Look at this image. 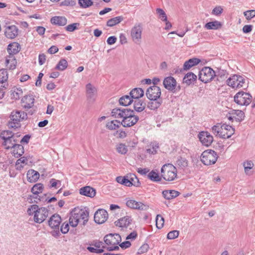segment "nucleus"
<instances>
[{"label": "nucleus", "instance_id": "f257e3e1", "mask_svg": "<svg viewBox=\"0 0 255 255\" xmlns=\"http://www.w3.org/2000/svg\"><path fill=\"white\" fill-rule=\"evenodd\" d=\"M112 115L115 118H123L121 124L124 127H130L139 120L138 117L134 115L133 110L127 108H115L112 111Z\"/></svg>", "mask_w": 255, "mask_h": 255}, {"label": "nucleus", "instance_id": "f03ea898", "mask_svg": "<svg viewBox=\"0 0 255 255\" xmlns=\"http://www.w3.org/2000/svg\"><path fill=\"white\" fill-rule=\"evenodd\" d=\"M29 216H33V221L37 224L43 223L49 215V210L45 207H39L36 204L29 206L27 210Z\"/></svg>", "mask_w": 255, "mask_h": 255}, {"label": "nucleus", "instance_id": "7ed1b4c3", "mask_svg": "<svg viewBox=\"0 0 255 255\" xmlns=\"http://www.w3.org/2000/svg\"><path fill=\"white\" fill-rule=\"evenodd\" d=\"M89 212L84 209L75 208L71 212L69 218V224L73 227H76L80 222H82L83 225H85L88 221Z\"/></svg>", "mask_w": 255, "mask_h": 255}, {"label": "nucleus", "instance_id": "20e7f679", "mask_svg": "<svg viewBox=\"0 0 255 255\" xmlns=\"http://www.w3.org/2000/svg\"><path fill=\"white\" fill-rule=\"evenodd\" d=\"M212 129L213 133L216 136L222 138H229L235 132V129L232 126L225 124H217Z\"/></svg>", "mask_w": 255, "mask_h": 255}, {"label": "nucleus", "instance_id": "39448f33", "mask_svg": "<svg viewBox=\"0 0 255 255\" xmlns=\"http://www.w3.org/2000/svg\"><path fill=\"white\" fill-rule=\"evenodd\" d=\"M104 240L106 249L109 251H113L119 249L118 245L122 241V238L118 234H109L104 237Z\"/></svg>", "mask_w": 255, "mask_h": 255}, {"label": "nucleus", "instance_id": "423d86ee", "mask_svg": "<svg viewBox=\"0 0 255 255\" xmlns=\"http://www.w3.org/2000/svg\"><path fill=\"white\" fill-rule=\"evenodd\" d=\"M27 115L26 113L21 111H13L10 116V121L8 122V126L11 128H17L20 127V122L26 120Z\"/></svg>", "mask_w": 255, "mask_h": 255}, {"label": "nucleus", "instance_id": "0eeeda50", "mask_svg": "<svg viewBox=\"0 0 255 255\" xmlns=\"http://www.w3.org/2000/svg\"><path fill=\"white\" fill-rule=\"evenodd\" d=\"M177 169L172 164H165L161 169V176L166 181H172L177 178Z\"/></svg>", "mask_w": 255, "mask_h": 255}, {"label": "nucleus", "instance_id": "6e6552de", "mask_svg": "<svg viewBox=\"0 0 255 255\" xmlns=\"http://www.w3.org/2000/svg\"><path fill=\"white\" fill-rule=\"evenodd\" d=\"M218 156L217 153L211 149H208L202 153L200 158L201 162L206 165H210L216 163Z\"/></svg>", "mask_w": 255, "mask_h": 255}, {"label": "nucleus", "instance_id": "1a4fd4ad", "mask_svg": "<svg viewBox=\"0 0 255 255\" xmlns=\"http://www.w3.org/2000/svg\"><path fill=\"white\" fill-rule=\"evenodd\" d=\"M227 84L234 89H240L246 86V80L242 76L233 75L226 81Z\"/></svg>", "mask_w": 255, "mask_h": 255}, {"label": "nucleus", "instance_id": "9d476101", "mask_svg": "<svg viewBox=\"0 0 255 255\" xmlns=\"http://www.w3.org/2000/svg\"><path fill=\"white\" fill-rule=\"evenodd\" d=\"M234 101L239 105L248 106L252 101V96L249 93L240 91L235 95Z\"/></svg>", "mask_w": 255, "mask_h": 255}, {"label": "nucleus", "instance_id": "9b49d317", "mask_svg": "<svg viewBox=\"0 0 255 255\" xmlns=\"http://www.w3.org/2000/svg\"><path fill=\"white\" fill-rule=\"evenodd\" d=\"M216 76L215 71L209 67L202 68L199 74V79L204 83L211 81Z\"/></svg>", "mask_w": 255, "mask_h": 255}, {"label": "nucleus", "instance_id": "f8f14e48", "mask_svg": "<svg viewBox=\"0 0 255 255\" xmlns=\"http://www.w3.org/2000/svg\"><path fill=\"white\" fill-rule=\"evenodd\" d=\"M143 28L140 23L136 24L131 28L130 36L133 42L136 44H139L141 40V34Z\"/></svg>", "mask_w": 255, "mask_h": 255}, {"label": "nucleus", "instance_id": "ddd939ff", "mask_svg": "<svg viewBox=\"0 0 255 255\" xmlns=\"http://www.w3.org/2000/svg\"><path fill=\"white\" fill-rule=\"evenodd\" d=\"M163 84L166 89L173 93H175L176 91L180 90V87H178V89H177L176 81L171 76L165 78L163 82Z\"/></svg>", "mask_w": 255, "mask_h": 255}, {"label": "nucleus", "instance_id": "4468645a", "mask_svg": "<svg viewBox=\"0 0 255 255\" xmlns=\"http://www.w3.org/2000/svg\"><path fill=\"white\" fill-rule=\"evenodd\" d=\"M146 95L149 100L155 99H160L161 90L156 86H150L146 91Z\"/></svg>", "mask_w": 255, "mask_h": 255}, {"label": "nucleus", "instance_id": "2eb2a0df", "mask_svg": "<svg viewBox=\"0 0 255 255\" xmlns=\"http://www.w3.org/2000/svg\"><path fill=\"white\" fill-rule=\"evenodd\" d=\"M198 137L202 144L206 146H210L213 141V136L208 131L200 132Z\"/></svg>", "mask_w": 255, "mask_h": 255}, {"label": "nucleus", "instance_id": "dca6fc26", "mask_svg": "<svg viewBox=\"0 0 255 255\" xmlns=\"http://www.w3.org/2000/svg\"><path fill=\"white\" fill-rule=\"evenodd\" d=\"M126 205L130 208L141 211H146L149 208L148 205L147 204H143L140 202H137L134 200H128L126 202Z\"/></svg>", "mask_w": 255, "mask_h": 255}, {"label": "nucleus", "instance_id": "f3484780", "mask_svg": "<svg viewBox=\"0 0 255 255\" xmlns=\"http://www.w3.org/2000/svg\"><path fill=\"white\" fill-rule=\"evenodd\" d=\"M108 212L104 209H99L94 215V221L98 224L104 223L108 219Z\"/></svg>", "mask_w": 255, "mask_h": 255}, {"label": "nucleus", "instance_id": "a211bd4d", "mask_svg": "<svg viewBox=\"0 0 255 255\" xmlns=\"http://www.w3.org/2000/svg\"><path fill=\"white\" fill-rule=\"evenodd\" d=\"M86 92L87 99L90 101H95L97 94V88L91 83H88L86 86Z\"/></svg>", "mask_w": 255, "mask_h": 255}, {"label": "nucleus", "instance_id": "6ab92c4d", "mask_svg": "<svg viewBox=\"0 0 255 255\" xmlns=\"http://www.w3.org/2000/svg\"><path fill=\"white\" fill-rule=\"evenodd\" d=\"M18 29L14 25L5 26L4 35L9 39H13L18 35Z\"/></svg>", "mask_w": 255, "mask_h": 255}, {"label": "nucleus", "instance_id": "aec40b11", "mask_svg": "<svg viewBox=\"0 0 255 255\" xmlns=\"http://www.w3.org/2000/svg\"><path fill=\"white\" fill-rule=\"evenodd\" d=\"M20 135H17L15 134L8 138L7 139L3 140L2 144L6 149L12 148L18 142V137Z\"/></svg>", "mask_w": 255, "mask_h": 255}, {"label": "nucleus", "instance_id": "412c9836", "mask_svg": "<svg viewBox=\"0 0 255 255\" xmlns=\"http://www.w3.org/2000/svg\"><path fill=\"white\" fill-rule=\"evenodd\" d=\"M135 179L137 180V183H134L132 182L129 179L127 178L126 177H122V176H118L116 178V181L119 183L124 185L128 187H130L132 185H134V186L138 187L139 185V182L137 179V178L135 177Z\"/></svg>", "mask_w": 255, "mask_h": 255}, {"label": "nucleus", "instance_id": "4be33fe9", "mask_svg": "<svg viewBox=\"0 0 255 255\" xmlns=\"http://www.w3.org/2000/svg\"><path fill=\"white\" fill-rule=\"evenodd\" d=\"M34 98L32 95H26L21 99L23 108L29 109L32 108L34 103Z\"/></svg>", "mask_w": 255, "mask_h": 255}, {"label": "nucleus", "instance_id": "5701e85b", "mask_svg": "<svg viewBox=\"0 0 255 255\" xmlns=\"http://www.w3.org/2000/svg\"><path fill=\"white\" fill-rule=\"evenodd\" d=\"M61 222V217L58 214L53 215L48 220L49 226L53 229L59 228Z\"/></svg>", "mask_w": 255, "mask_h": 255}, {"label": "nucleus", "instance_id": "b1692460", "mask_svg": "<svg viewBox=\"0 0 255 255\" xmlns=\"http://www.w3.org/2000/svg\"><path fill=\"white\" fill-rule=\"evenodd\" d=\"M51 23L58 26H65L67 23V19L65 16H55L50 19Z\"/></svg>", "mask_w": 255, "mask_h": 255}, {"label": "nucleus", "instance_id": "393cba45", "mask_svg": "<svg viewBox=\"0 0 255 255\" xmlns=\"http://www.w3.org/2000/svg\"><path fill=\"white\" fill-rule=\"evenodd\" d=\"M79 192L80 194L89 197H94L96 193V190L90 186H85L81 188L79 190Z\"/></svg>", "mask_w": 255, "mask_h": 255}, {"label": "nucleus", "instance_id": "a878e982", "mask_svg": "<svg viewBox=\"0 0 255 255\" xmlns=\"http://www.w3.org/2000/svg\"><path fill=\"white\" fill-rule=\"evenodd\" d=\"M20 50L19 44L17 42H13L9 44L7 47V52L9 54L8 56H14Z\"/></svg>", "mask_w": 255, "mask_h": 255}, {"label": "nucleus", "instance_id": "bb28decb", "mask_svg": "<svg viewBox=\"0 0 255 255\" xmlns=\"http://www.w3.org/2000/svg\"><path fill=\"white\" fill-rule=\"evenodd\" d=\"M8 74L6 70H0V88H6L7 86Z\"/></svg>", "mask_w": 255, "mask_h": 255}, {"label": "nucleus", "instance_id": "cd10ccee", "mask_svg": "<svg viewBox=\"0 0 255 255\" xmlns=\"http://www.w3.org/2000/svg\"><path fill=\"white\" fill-rule=\"evenodd\" d=\"M132 221L130 216H126L115 222L116 225L120 227H127Z\"/></svg>", "mask_w": 255, "mask_h": 255}, {"label": "nucleus", "instance_id": "c85d7f7f", "mask_svg": "<svg viewBox=\"0 0 255 255\" xmlns=\"http://www.w3.org/2000/svg\"><path fill=\"white\" fill-rule=\"evenodd\" d=\"M39 177V173L33 169L29 170L27 173V180L30 182L36 181Z\"/></svg>", "mask_w": 255, "mask_h": 255}, {"label": "nucleus", "instance_id": "c756f323", "mask_svg": "<svg viewBox=\"0 0 255 255\" xmlns=\"http://www.w3.org/2000/svg\"><path fill=\"white\" fill-rule=\"evenodd\" d=\"M13 148L12 154L15 157L18 158L24 152V147L21 144L17 143Z\"/></svg>", "mask_w": 255, "mask_h": 255}, {"label": "nucleus", "instance_id": "7c9ffc66", "mask_svg": "<svg viewBox=\"0 0 255 255\" xmlns=\"http://www.w3.org/2000/svg\"><path fill=\"white\" fill-rule=\"evenodd\" d=\"M159 149L158 143L156 142H151L146 146V152L149 154H155Z\"/></svg>", "mask_w": 255, "mask_h": 255}, {"label": "nucleus", "instance_id": "2f4dec72", "mask_svg": "<svg viewBox=\"0 0 255 255\" xmlns=\"http://www.w3.org/2000/svg\"><path fill=\"white\" fill-rule=\"evenodd\" d=\"M200 61V60L197 58L190 59L184 63L183 65V69L184 70H189L192 67L197 65Z\"/></svg>", "mask_w": 255, "mask_h": 255}, {"label": "nucleus", "instance_id": "473e14b6", "mask_svg": "<svg viewBox=\"0 0 255 255\" xmlns=\"http://www.w3.org/2000/svg\"><path fill=\"white\" fill-rule=\"evenodd\" d=\"M7 67L10 70H13L16 68L17 61L14 56H7L5 60Z\"/></svg>", "mask_w": 255, "mask_h": 255}, {"label": "nucleus", "instance_id": "72a5a7b5", "mask_svg": "<svg viewBox=\"0 0 255 255\" xmlns=\"http://www.w3.org/2000/svg\"><path fill=\"white\" fill-rule=\"evenodd\" d=\"M162 100L161 99H155L150 100L147 104V108L152 110L158 109L161 105Z\"/></svg>", "mask_w": 255, "mask_h": 255}, {"label": "nucleus", "instance_id": "f704fd0d", "mask_svg": "<svg viewBox=\"0 0 255 255\" xmlns=\"http://www.w3.org/2000/svg\"><path fill=\"white\" fill-rule=\"evenodd\" d=\"M162 195L165 199L171 200L179 196V192L175 190H164Z\"/></svg>", "mask_w": 255, "mask_h": 255}, {"label": "nucleus", "instance_id": "c9c22d12", "mask_svg": "<svg viewBox=\"0 0 255 255\" xmlns=\"http://www.w3.org/2000/svg\"><path fill=\"white\" fill-rule=\"evenodd\" d=\"M144 91L141 88H136L132 90L129 95L131 97L134 99H139V98L142 97L143 96Z\"/></svg>", "mask_w": 255, "mask_h": 255}, {"label": "nucleus", "instance_id": "e433bc0d", "mask_svg": "<svg viewBox=\"0 0 255 255\" xmlns=\"http://www.w3.org/2000/svg\"><path fill=\"white\" fill-rule=\"evenodd\" d=\"M222 26V23L218 21L209 22L205 25V28L207 29L217 30L220 28Z\"/></svg>", "mask_w": 255, "mask_h": 255}, {"label": "nucleus", "instance_id": "4c0bfd02", "mask_svg": "<svg viewBox=\"0 0 255 255\" xmlns=\"http://www.w3.org/2000/svg\"><path fill=\"white\" fill-rule=\"evenodd\" d=\"M197 79V76L192 72L188 73L186 74L184 78L183 82L186 83L187 85H189L192 83L196 81Z\"/></svg>", "mask_w": 255, "mask_h": 255}, {"label": "nucleus", "instance_id": "58836bf2", "mask_svg": "<svg viewBox=\"0 0 255 255\" xmlns=\"http://www.w3.org/2000/svg\"><path fill=\"white\" fill-rule=\"evenodd\" d=\"M133 101V98L129 95L122 96L119 99V103L121 105L127 106L129 105Z\"/></svg>", "mask_w": 255, "mask_h": 255}, {"label": "nucleus", "instance_id": "ea45409f", "mask_svg": "<svg viewBox=\"0 0 255 255\" xmlns=\"http://www.w3.org/2000/svg\"><path fill=\"white\" fill-rule=\"evenodd\" d=\"M124 20L122 16H117L110 19L107 22V25L110 27H113L122 22Z\"/></svg>", "mask_w": 255, "mask_h": 255}, {"label": "nucleus", "instance_id": "a19ab883", "mask_svg": "<svg viewBox=\"0 0 255 255\" xmlns=\"http://www.w3.org/2000/svg\"><path fill=\"white\" fill-rule=\"evenodd\" d=\"M43 189V185L41 183H37L35 184L31 188V192L36 195L34 198L37 199L38 194L42 193Z\"/></svg>", "mask_w": 255, "mask_h": 255}, {"label": "nucleus", "instance_id": "79ce46f5", "mask_svg": "<svg viewBox=\"0 0 255 255\" xmlns=\"http://www.w3.org/2000/svg\"><path fill=\"white\" fill-rule=\"evenodd\" d=\"M145 107V104L139 99H135L134 102V109L138 112L143 111Z\"/></svg>", "mask_w": 255, "mask_h": 255}, {"label": "nucleus", "instance_id": "37998d69", "mask_svg": "<svg viewBox=\"0 0 255 255\" xmlns=\"http://www.w3.org/2000/svg\"><path fill=\"white\" fill-rule=\"evenodd\" d=\"M254 166V164L251 160H247L243 163V166L246 175H251L252 174L250 170L253 168Z\"/></svg>", "mask_w": 255, "mask_h": 255}, {"label": "nucleus", "instance_id": "c03bdc74", "mask_svg": "<svg viewBox=\"0 0 255 255\" xmlns=\"http://www.w3.org/2000/svg\"><path fill=\"white\" fill-rule=\"evenodd\" d=\"M22 93L21 89L13 88L11 90V98L15 100H18L22 96Z\"/></svg>", "mask_w": 255, "mask_h": 255}, {"label": "nucleus", "instance_id": "a18cd8bd", "mask_svg": "<svg viewBox=\"0 0 255 255\" xmlns=\"http://www.w3.org/2000/svg\"><path fill=\"white\" fill-rule=\"evenodd\" d=\"M147 177L150 180L154 182H159L161 181V177L159 176L158 173L154 170L149 172L147 174Z\"/></svg>", "mask_w": 255, "mask_h": 255}, {"label": "nucleus", "instance_id": "49530a36", "mask_svg": "<svg viewBox=\"0 0 255 255\" xmlns=\"http://www.w3.org/2000/svg\"><path fill=\"white\" fill-rule=\"evenodd\" d=\"M121 125V122L118 120L112 121L107 124V127L110 130L117 129Z\"/></svg>", "mask_w": 255, "mask_h": 255}, {"label": "nucleus", "instance_id": "de8ad7c7", "mask_svg": "<svg viewBox=\"0 0 255 255\" xmlns=\"http://www.w3.org/2000/svg\"><path fill=\"white\" fill-rule=\"evenodd\" d=\"M67 61L65 59H62L59 61L55 69L58 70L63 71L67 68Z\"/></svg>", "mask_w": 255, "mask_h": 255}, {"label": "nucleus", "instance_id": "09e8293b", "mask_svg": "<svg viewBox=\"0 0 255 255\" xmlns=\"http://www.w3.org/2000/svg\"><path fill=\"white\" fill-rule=\"evenodd\" d=\"M175 164L181 168H184L188 166V161L185 158L180 157L178 158Z\"/></svg>", "mask_w": 255, "mask_h": 255}, {"label": "nucleus", "instance_id": "8fccbe9b", "mask_svg": "<svg viewBox=\"0 0 255 255\" xmlns=\"http://www.w3.org/2000/svg\"><path fill=\"white\" fill-rule=\"evenodd\" d=\"M78 3L82 8H87L93 5L92 0H78Z\"/></svg>", "mask_w": 255, "mask_h": 255}, {"label": "nucleus", "instance_id": "3c124183", "mask_svg": "<svg viewBox=\"0 0 255 255\" xmlns=\"http://www.w3.org/2000/svg\"><path fill=\"white\" fill-rule=\"evenodd\" d=\"M11 131L9 130H3L1 131L0 134V138L3 140L7 139L8 138L14 135Z\"/></svg>", "mask_w": 255, "mask_h": 255}, {"label": "nucleus", "instance_id": "603ef678", "mask_svg": "<svg viewBox=\"0 0 255 255\" xmlns=\"http://www.w3.org/2000/svg\"><path fill=\"white\" fill-rule=\"evenodd\" d=\"M164 220L160 215H157L156 218V226L158 229H161L164 225Z\"/></svg>", "mask_w": 255, "mask_h": 255}, {"label": "nucleus", "instance_id": "864d4df0", "mask_svg": "<svg viewBox=\"0 0 255 255\" xmlns=\"http://www.w3.org/2000/svg\"><path fill=\"white\" fill-rule=\"evenodd\" d=\"M117 151L122 154H125L128 152L127 146L123 143L119 144L117 147Z\"/></svg>", "mask_w": 255, "mask_h": 255}, {"label": "nucleus", "instance_id": "5fc2aeb1", "mask_svg": "<svg viewBox=\"0 0 255 255\" xmlns=\"http://www.w3.org/2000/svg\"><path fill=\"white\" fill-rule=\"evenodd\" d=\"M80 25L79 23H73L66 26L65 28L69 32H73L76 29H78V26Z\"/></svg>", "mask_w": 255, "mask_h": 255}, {"label": "nucleus", "instance_id": "6e6d98bb", "mask_svg": "<svg viewBox=\"0 0 255 255\" xmlns=\"http://www.w3.org/2000/svg\"><path fill=\"white\" fill-rule=\"evenodd\" d=\"M156 12L159 15V18L162 21H166L167 16L164 11L161 9L158 8L156 9Z\"/></svg>", "mask_w": 255, "mask_h": 255}, {"label": "nucleus", "instance_id": "4d7b16f0", "mask_svg": "<svg viewBox=\"0 0 255 255\" xmlns=\"http://www.w3.org/2000/svg\"><path fill=\"white\" fill-rule=\"evenodd\" d=\"M244 14L248 20H250L255 16V10H249L244 12Z\"/></svg>", "mask_w": 255, "mask_h": 255}, {"label": "nucleus", "instance_id": "13d9d810", "mask_svg": "<svg viewBox=\"0 0 255 255\" xmlns=\"http://www.w3.org/2000/svg\"><path fill=\"white\" fill-rule=\"evenodd\" d=\"M179 236V231L173 230L169 232L167 236V238L169 240H173L177 238Z\"/></svg>", "mask_w": 255, "mask_h": 255}, {"label": "nucleus", "instance_id": "bf43d9fd", "mask_svg": "<svg viewBox=\"0 0 255 255\" xmlns=\"http://www.w3.org/2000/svg\"><path fill=\"white\" fill-rule=\"evenodd\" d=\"M223 9L222 7V6H216L215 8H214V9L212 11L211 13L213 15L219 16L220 14H221V13L223 12Z\"/></svg>", "mask_w": 255, "mask_h": 255}, {"label": "nucleus", "instance_id": "052dcab7", "mask_svg": "<svg viewBox=\"0 0 255 255\" xmlns=\"http://www.w3.org/2000/svg\"><path fill=\"white\" fill-rule=\"evenodd\" d=\"M90 245L93 246L95 247L96 248V249H99V248H106V246L104 245V243L99 241H93L91 244H90Z\"/></svg>", "mask_w": 255, "mask_h": 255}, {"label": "nucleus", "instance_id": "680f3d73", "mask_svg": "<svg viewBox=\"0 0 255 255\" xmlns=\"http://www.w3.org/2000/svg\"><path fill=\"white\" fill-rule=\"evenodd\" d=\"M69 230L68 223L64 222L61 226L60 231L63 234H66Z\"/></svg>", "mask_w": 255, "mask_h": 255}, {"label": "nucleus", "instance_id": "e2e57ef3", "mask_svg": "<svg viewBox=\"0 0 255 255\" xmlns=\"http://www.w3.org/2000/svg\"><path fill=\"white\" fill-rule=\"evenodd\" d=\"M148 248H149V246L147 244H143L139 249L138 253L139 254H143L144 253H145L148 251Z\"/></svg>", "mask_w": 255, "mask_h": 255}, {"label": "nucleus", "instance_id": "0e129e2a", "mask_svg": "<svg viewBox=\"0 0 255 255\" xmlns=\"http://www.w3.org/2000/svg\"><path fill=\"white\" fill-rule=\"evenodd\" d=\"M50 188H56V186L58 184L60 185V181L59 180H56L54 178H52L50 180Z\"/></svg>", "mask_w": 255, "mask_h": 255}, {"label": "nucleus", "instance_id": "69168bd1", "mask_svg": "<svg viewBox=\"0 0 255 255\" xmlns=\"http://www.w3.org/2000/svg\"><path fill=\"white\" fill-rule=\"evenodd\" d=\"M46 61V56L44 54H40L38 56V63L40 65H43Z\"/></svg>", "mask_w": 255, "mask_h": 255}, {"label": "nucleus", "instance_id": "338daca9", "mask_svg": "<svg viewBox=\"0 0 255 255\" xmlns=\"http://www.w3.org/2000/svg\"><path fill=\"white\" fill-rule=\"evenodd\" d=\"M137 237V234L135 231H133L130 233L127 237L126 240H135Z\"/></svg>", "mask_w": 255, "mask_h": 255}, {"label": "nucleus", "instance_id": "774afa93", "mask_svg": "<svg viewBox=\"0 0 255 255\" xmlns=\"http://www.w3.org/2000/svg\"><path fill=\"white\" fill-rule=\"evenodd\" d=\"M119 245L121 247V248L126 249L130 247L131 243L129 241H125L120 244H119Z\"/></svg>", "mask_w": 255, "mask_h": 255}]
</instances>
